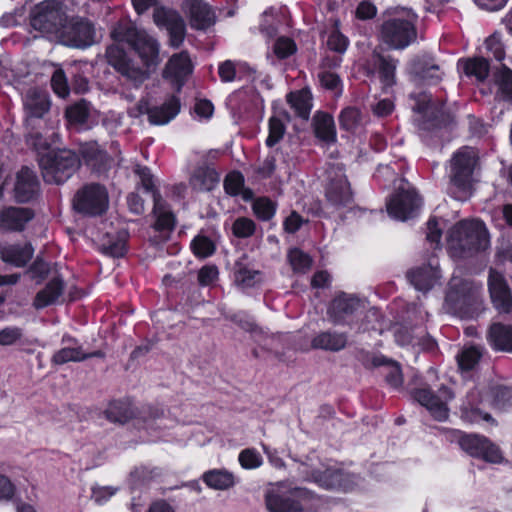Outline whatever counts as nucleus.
Listing matches in <instances>:
<instances>
[{
  "label": "nucleus",
  "mask_w": 512,
  "mask_h": 512,
  "mask_svg": "<svg viewBox=\"0 0 512 512\" xmlns=\"http://www.w3.org/2000/svg\"><path fill=\"white\" fill-rule=\"evenodd\" d=\"M111 38L115 42L108 46L106 58L123 76L134 81H141L146 78L145 72L132 67L122 47L127 44L140 57L147 67L156 65L159 59V44L145 30L138 29L130 21L118 22L111 31Z\"/></svg>",
  "instance_id": "1"
},
{
  "label": "nucleus",
  "mask_w": 512,
  "mask_h": 512,
  "mask_svg": "<svg viewBox=\"0 0 512 512\" xmlns=\"http://www.w3.org/2000/svg\"><path fill=\"white\" fill-rule=\"evenodd\" d=\"M416 14L405 7H389L382 14L379 30L380 40L389 48L402 50L417 37Z\"/></svg>",
  "instance_id": "2"
},
{
  "label": "nucleus",
  "mask_w": 512,
  "mask_h": 512,
  "mask_svg": "<svg viewBox=\"0 0 512 512\" xmlns=\"http://www.w3.org/2000/svg\"><path fill=\"white\" fill-rule=\"evenodd\" d=\"M264 502L269 512H308L315 508L317 499L306 488L280 482L265 489Z\"/></svg>",
  "instance_id": "3"
},
{
  "label": "nucleus",
  "mask_w": 512,
  "mask_h": 512,
  "mask_svg": "<svg viewBox=\"0 0 512 512\" xmlns=\"http://www.w3.org/2000/svg\"><path fill=\"white\" fill-rule=\"evenodd\" d=\"M488 232L481 221L462 220L447 235V245L453 257L463 258L487 248Z\"/></svg>",
  "instance_id": "4"
},
{
  "label": "nucleus",
  "mask_w": 512,
  "mask_h": 512,
  "mask_svg": "<svg viewBox=\"0 0 512 512\" xmlns=\"http://www.w3.org/2000/svg\"><path fill=\"white\" fill-rule=\"evenodd\" d=\"M479 153L469 146L460 148L452 157L450 164V195L460 201L468 199L472 194L473 173L478 165Z\"/></svg>",
  "instance_id": "5"
},
{
  "label": "nucleus",
  "mask_w": 512,
  "mask_h": 512,
  "mask_svg": "<svg viewBox=\"0 0 512 512\" xmlns=\"http://www.w3.org/2000/svg\"><path fill=\"white\" fill-rule=\"evenodd\" d=\"M42 177L50 184H62L80 167L79 156L69 149L52 150L38 159Z\"/></svg>",
  "instance_id": "6"
},
{
  "label": "nucleus",
  "mask_w": 512,
  "mask_h": 512,
  "mask_svg": "<svg viewBox=\"0 0 512 512\" xmlns=\"http://www.w3.org/2000/svg\"><path fill=\"white\" fill-rule=\"evenodd\" d=\"M66 13L56 0H44L35 5L29 14L30 26L42 35L57 39Z\"/></svg>",
  "instance_id": "7"
},
{
  "label": "nucleus",
  "mask_w": 512,
  "mask_h": 512,
  "mask_svg": "<svg viewBox=\"0 0 512 512\" xmlns=\"http://www.w3.org/2000/svg\"><path fill=\"white\" fill-rule=\"evenodd\" d=\"M108 207V191L104 185L99 183L84 185L73 198V208L85 216H101Z\"/></svg>",
  "instance_id": "8"
},
{
  "label": "nucleus",
  "mask_w": 512,
  "mask_h": 512,
  "mask_svg": "<svg viewBox=\"0 0 512 512\" xmlns=\"http://www.w3.org/2000/svg\"><path fill=\"white\" fill-rule=\"evenodd\" d=\"M57 39L67 47L85 49L96 42L95 27L81 17L66 18Z\"/></svg>",
  "instance_id": "9"
},
{
  "label": "nucleus",
  "mask_w": 512,
  "mask_h": 512,
  "mask_svg": "<svg viewBox=\"0 0 512 512\" xmlns=\"http://www.w3.org/2000/svg\"><path fill=\"white\" fill-rule=\"evenodd\" d=\"M412 397L437 421H445L449 416L448 402L455 397L454 392L447 386L442 385L437 394L429 387L424 386L412 391Z\"/></svg>",
  "instance_id": "10"
},
{
  "label": "nucleus",
  "mask_w": 512,
  "mask_h": 512,
  "mask_svg": "<svg viewBox=\"0 0 512 512\" xmlns=\"http://www.w3.org/2000/svg\"><path fill=\"white\" fill-rule=\"evenodd\" d=\"M325 199L336 210L350 208L353 204L350 183L339 166L329 171L328 182L325 186Z\"/></svg>",
  "instance_id": "11"
},
{
  "label": "nucleus",
  "mask_w": 512,
  "mask_h": 512,
  "mask_svg": "<svg viewBox=\"0 0 512 512\" xmlns=\"http://www.w3.org/2000/svg\"><path fill=\"white\" fill-rule=\"evenodd\" d=\"M153 19L157 27L167 31L170 46L180 47L186 36V24L182 16L173 9L157 7L153 13Z\"/></svg>",
  "instance_id": "12"
},
{
  "label": "nucleus",
  "mask_w": 512,
  "mask_h": 512,
  "mask_svg": "<svg viewBox=\"0 0 512 512\" xmlns=\"http://www.w3.org/2000/svg\"><path fill=\"white\" fill-rule=\"evenodd\" d=\"M405 185L401 184L398 187V191L387 203L388 214L392 218L401 221L414 217L421 204V200L415 190L406 188Z\"/></svg>",
  "instance_id": "13"
},
{
  "label": "nucleus",
  "mask_w": 512,
  "mask_h": 512,
  "mask_svg": "<svg viewBox=\"0 0 512 512\" xmlns=\"http://www.w3.org/2000/svg\"><path fill=\"white\" fill-rule=\"evenodd\" d=\"M459 445L472 457L481 458L491 463H500L503 460L499 448L483 436L463 435L459 438Z\"/></svg>",
  "instance_id": "14"
},
{
  "label": "nucleus",
  "mask_w": 512,
  "mask_h": 512,
  "mask_svg": "<svg viewBox=\"0 0 512 512\" xmlns=\"http://www.w3.org/2000/svg\"><path fill=\"white\" fill-rule=\"evenodd\" d=\"M488 288L491 300L495 308L502 314H510L512 320V293L504 276L490 269L488 277Z\"/></svg>",
  "instance_id": "15"
},
{
  "label": "nucleus",
  "mask_w": 512,
  "mask_h": 512,
  "mask_svg": "<svg viewBox=\"0 0 512 512\" xmlns=\"http://www.w3.org/2000/svg\"><path fill=\"white\" fill-rule=\"evenodd\" d=\"M476 287L466 280L454 279L446 294V303L449 304L455 312H462L469 307L475 300Z\"/></svg>",
  "instance_id": "16"
},
{
  "label": "nucleus",
  "mask_w": 512,
  "mask_h": 512,
  "mask_svg": "<svg viewBox=\"0 0 512 512\" xmlns=\"http://www.w3.org/2000/svg\"><path fill=\"white\" fill-rule=\"evenodd\" d=\"M360 308L363 303L358 297L341 292L332 300L327 313L333 324H341Z\"/></svg>",
  "instance_id": "17"
},
{
  "label": "nucleus",
  "mask_w": 512,
  "mask_h": 512,
  "mask_svg": "<svg viewBox=\"0 0 512 512\" xmlns=\"http://www.w3.org/2000/svg\"><path fill=\"white\" fill-rule=\"evenodd\" d=\"M411 107L415 114L424 122L437 121L439 124L444 121L445 112L443 107H438L433 101L432 96L427 92L412 93Z\"/></svg>",
  "instance_id": "18"
},
{
  "label": "nucleus",
  "mask_w": 512,
  "mask_h": 512,
  "mask_svg": "<svg viewBox=\"0 0 512 512\" xmlns=\"http://www.w3.org/2000/svg\"><path fill=\"white\" fill-rule=\"evenodd\" d=\"M313 478L321 487L349 491L357 484L353 475L339 469L328 468L324 471H315Z\"/></svg>",
  "instance_id": "19"
},
{
  "label": "nucleus",
  "mask_w": 512,
  "mask_h": 512,
  "mask_svg": "<svg viewBox=\"0 0 512 512\" xmlns=\"http://www.w3.org/2000/svg\"><path fill=\"white\" fill-rule=\"evenodd\" d=\"M182 8L189 16L190 25L197 30H205L215 23L212 9L201 0H186Z\"/></svg>",
  "instance_id": "20"
},
{
  "label": "nucleus",
  "mask_w": 512,
  "mask_h": 512,
  "mask_svg": "<svg viewBox=\"0 0 512 512\" xmlns=\"http://www.w3.org/2000/svg\"><path fill=\"white\" fill-rule=\"evenodd\" d=\"M192 70L193 65L188 53L182 51L170 58L164 70V76L170 78L177 90H180Z\"/></svg>",
  "instance_id": "21"
},
{
  "label": "nucleus",
  "mask_w": 512,
  "mask_h": 512,
  "mask_svg": "<svg viewBox=\"0 0 512 512\" xmlns=\"http://www.w3.org/2000/svg\"><path fill=\"white\" fill-rule=\"evenodd\" d=\"M80 153L85 164L97 176L106 175L111 168L112 159L94 142L82 145Z\"/></svg>",
  "instance_id": "22"
},
{
  "label": "nucleus",
  "mask_w": 512,
  "mask_h": 512,
  "mask_svg": "<svg viewBox=\"0 0 512 512\" xmlns=\"http://www.w3.org/2000/svg\"><path fill=\"white\" fill-rule=\"evenodd\" d=\"M410 283L419 291L430 290L440 279L438 263L431 261L407 273Z\"/></svg>",
  "instance_id": "23"
},
{
  "label": "nucleus",
  "mask_w": 512,
  "mask_h": 512,
  "mask_svg": "<svg viewBox=\"0 0 512 512\" xmlns=\"http://www.w3.org/2000/svg\"><path fill=\"white\" fill-rule=\"evenodd\" d=\"M39 182L34 172L28 167H22L17 173L14 187L15 199L19 203L32 200L38 193Z\"/></svg>",
  "instance_id": "24"
},
{
  "label": "nucleus",
  "mask_w": 512,
  "mask_h": 512,
  "mask_svg": "<svg viewBox=\"0 0 512 512\" xmlns=\"http://www.w3.org/2000/svg\"><path fill=\"white\" fill-rule=\"evenodd\" d=\"M34 213L29 208L8 207L0 213V229L8 231H22L25 225L32 220Z\"/></svg>",
  "instance_id": "25"
},
{
  "label": "nucleus",
  "mask_w": 512,
  "mask_h": 512,
  "mask_svg": "<svg viewBox=\"0 0 512 512\" xmlns=\"http://www.w3.org/2000/svg\"><path fill=\"white\" fill-rule=\"evenodd\" d=\"M34 248L30 243L3 244L0 243V258L5 263L16 267H24L33 257Z\"/></svg>",
  "instance_id": "26"
},
{
  "label": "nucleus",
  "mask_w": 512,
  "mask_h": 512,
  "mask_svg": "<svg viewBox=\"0 0 512 512\" xmlns=\"http://www.w3.org/2000/svg\"><path fill=\"white\" fill-rule=\"evenodd\" d=\"M50 105L49 95L46 92L30 89L24 99L27 120L42 118L49 111Z\"/></svg>",
  "instance_id": "27"
},
{
  "label": "nucleus",
  "mask_w": 512,
  "mask_h": 512,
  "mask_svg": "<svg viewBox=\"0 0 512 512\" xmlns=\"http://www.w3.org/2000/svg\"><path fill=\"white\" fill-rule=\"evenodd\" d=\"M398 60L376 54L373 57V67L378 74L382 90L387 92L396 84V69Z\"/></svg>",
  "instance_id": "28"
},
{
  "label": "nucleus",
  "mask_w": 512,
  "mask_h": 512,
  "mask_svg": "<svg viewBox=\"0 0 512 512\" xmlns=\"http://www.w3.org/2000/svg\"><path fill=\"white\" fill-rule=\"evenodd\" d=\"M482 403L481 393L477 388L470 390L461 405L462 418L469 422H477L479 420L493 421L488 413H484L479 408Z\"/></svg>",
  "instance_id": "29"
},
{
  "label": "nucleus",
  "mask_w": 512,
  "mask_h": 512,
  "mask_svg": "<svg viewBox=\"0 0 512 512\" xmlns=\"http://www.w3.org/2000/svg\"><path fill=\"white\" fill-rule=\"evenodd\" d=\"M255 71L245 62L226 60L219 64L218 74L222 82L228 83L234 80H253Z\"/></svg>",
  "instance_id": "30"
},
{
  "label": "nucleus",
  "mask_w": 512,
  "mask_h": 512,
  "mask_svg": "<svg viewBox=\"0 0 512 512\" xmlns=\"http://www.w3.org/2000/svg\"><path fill=\"white\" fill-rule=\"evenodd\" d=\"M219 180V174L215 169L209 166H199L193 171L189 185L196 192H209L218 185Z\"/></svg>",
  "instance_id": "31"
},
{
  "label": "nucleus",
  "mask_w": 512,
  "mask_h": 512,
  "mask_svg": "<svg viewBox=\"0 0 512 512\" xmlns=\"http://www.w3.org/2000/svg\"><path fill=\"white\" fill-rule=\"evenodd\" d=\"M180 111V103L176 97L169 98L162 105L154 106L152 108L146 107V112L150 124L152 125H166L176 117Z\"/></svg>",
  "instance_id": "32"
},
{
  "label": "nucleus",
  "mask_w": 512,
  "mask_h": 512,
  "mask_svg": "<svg viewBox=\"0 0 512 512\" xmlns=\"http://www.w3.org/2000/svg\"><path fill=\"white\" fill-rule=\"evenodd\" d=\"M260 272L254 269L249 257L243 254L234 265L235 283L242 288L253 287L260 281Z\"/></svg>",
  "instance_id": "33"
},
{
  "label": "nucleus",
  "mask_w": 512,
  "mask_h": 512,
  "mask_svg": "<svg viewBox=\"0 0 512 512\" xmlns=\"http://www.w3.org/2000/svg\"><path fill=\"white\" fill-rule=\"evenodd\" d=\"M153 214L156 217V221L153 225L156 231L169 233L173 230L175 225L174 215L169 210L160 192H154Z\"/></svg>",
  "instance_id": "34"
},
{
  "label": "nucleus",
  "mask_w": 512,
  "mask_h": 512,
  "mask_svg": "<svg viewBox=\"0 0 512 512\" xmlns=\"http://www.w3.org/2000/svg\"><path fill=\"white\" fill-rule=\"evenodd\" d=\"M347 345V334L336 331H324L317 334L311 341V346L315 349L338 352Z\"/></svg>",
  "instance_id": "35"
},
{
  "label": "nucleus",
  "mask_w": 512,
  "mask_h": 512,
  "mask_svg": "<svg viewBox=\"0 0 512 512\" xmlns=\"http://www.w3.org/2000/svg\"><path fill=\"white\" fill-rule=\"evenodd\" d=\"M457 68L467 77L474 78L477 82H483L489 74L490 65L487 59L474 57L459 59Z\"/></svg>",
  "instance_id": "36"
},
{
  "label": "nucleus",
  "mask_w": 512,
  "mask_h": 512,
  "mask_svg": "<svg viewBox=\"0 0 512 512\" xmlns=\"http://www.w3.org/2000/svg\"><path fill=\"white\" fill-rule=\"evenodd\" d=\"M64 291V282L60 277L52 278L47 285L40 290L33 302V306L36 309L45 308L51 304H54Z\"/></svg>",
  "instance_id": "37"
},
{
  "label": "nucleus",
  "mask_w": 512,
  "mask_h": 512,
  "mask_svg": "<svg viewBox=\"0 0 512 512\" xmlns=\"http://www.w3.org/2000/svg\"><path fill=\"white\" fill-rule=\"evenodd\" d=\"M374 367H383V376L388 385L393 388H399L403 384V374L400 364L396 361L378 355L372 357Z\"/></svg>",
  "instance_id": "38"
},
{
  "label": "nucleus",
  "mask_w": 512,
  "mask_h": 512,
  "mask_svg": "<svg viewBox=\"0 0 512 512\" xmlns=\"http://www.w3.org/2000/svg\"><path fill=\"white\" fill-rule=\"evenodd\" d=\"M487 338L495 349L512 352V327L510 325L502 323L492 324Z\"/></svg>",
  "instance_id": "39"
},
{
  "label": "nucleus",
  "mask_w": 512,
  "mask_h": 512,
  "mask_svg": "<svg viewBox=\"0 0 512 512\" xmlns=\"http://www.w3.org/2000/svg\"><path fill=\"white\" fill-rule=\"evenodd\" d=\"M287 101L296 114L307 120L312 108V94L308 89H301L287 95Z\"/></svg>",
  "instance_id": "40"
},
{
  "label": "nucleus",
  "mask_w": 512,
  "mask_h": 512,
  "mask_svg": "<svg viewBox=\"0 0 512 512\" xmlns=\"http://www.w3.org/2000/svg\"><path fill=\"white\" fill-rule=\"evenodd\" d=\"M104 415L110 422L124 424L135 416V411L129 402L118 400L109 403Z\"/></svg>",
  "instance_id": "41"
},
{
  "label": "nucleus",
  "mask_w": 512,
  "mask_h": 512,
  "mask_svg": "<svg viewBox=\"0 0 512 512\" xmlns=\"http://www.w3.org/2000/svg\"><path fill=\"white\" fill-rule=\"evenodd\" d=\"M206 485L215 490H227L234 486V475L224 469H213L202 476Z\"/></svg>",
  "instance_id": "42"
},
{
  "label": "nucleus",
  "mask_w": 512,
  "mask_h": 512,
  "mask_svg": "<svg viewBox=\"0 0 512 512\" xmlns=\"http://www.w3.org/2000/svg\"><path fill=\"white\" fill-rule=\"evenodd\" d=\"M488 397L490 404L496 409H505L512 404V386L492 384L489 387Z\"/></svg>",
  "instance_id": "43"
},
{
  "label": "nucleus",
  "mask_w": 512,
  "mask_h": 512,
  "mask_svg": "<svg viewBox=\"0 0 512 512\" xmlns=\"http://www.w3.org/2000/svg\"><path fill=\"white\" fill-rule=\"evenodd\" d=\"M91 105L86 100H80L66 108L65 117L72 125L84 124L91 114Z\"/></svg>",
  "instance_id": "44"
},
{
  "label": "nucleus",
  "mask_w": 512,
  "mask_h": 512,
  "mask_svg": "<svg viewBox=\"0 0 512 512\" xmlns=\"http://www.w3.org/2000/svg\"><path fill=\"white\" fill-rule=\"evenodd\" d=\"M498 87L497 96L512 103V70L503 67L495 75Z\"/></svg>",
  "instance_id": "45"
},
{
  "label": "nucleus",
  "mask_w": 512,
  "mask_h": 512,
  "mask_svg": "<svg viewBox=\"0 0 512 512\" xmlns=\"http://www.w3.org/2000/svg\"><path fill=\"white\" fill-rule=\"evenodd\" d=\"M252 209L258 219L269 221L276 213L277 203L268 197H259L253 201Z\"/></svg>",
  "instance_id": "46"
},
{
  "label": "nucleus",
  "mask_w": 512,
  "mask_h": 512,
  "mask_svg": "<svg viewBox=\"0 0 512 512\" xmlns=\"http://www.w3.org/2000/svg\"><path fill=\"white\" fill-rule=\"evenodd\" d=\"M84 351L79 347H64L56 351L51 359V362L55 365H63L70 361L80 362L84 361Z\"/></svg>",
  "instance_id": "47"
},
{
  "label": "nucleus",
  "mask_w": 512,
  "mask_h": 512,
  "mask_svg": "<svg viewBox=\"0 0 512 512\" xmlns=\"http://www.w3.org/2000/svg\"><path fill=\"white\" fill-rule=\"evenodd\" d=\"M326 45L329 50L343 54L349 45L348 38L343 35L338 28V22L327 33Z\"/></svg>",
  "instance_id": "48"
},
{
  "label": "nucleus",
  "mask_w": 512,
  "mask_h": 512,
  "mask_svg": "<svg viewBox=\"0 0 512 512\" xmlns=\"http://www.w3.org/2000/svg\"><path fill=\"white\" fill-rule=\"evenodd\" d=\"M292 125V117L282 103L275 102L272 106V115L269 119V128H286ZM295 127L296 125L293 124Z\"/></svg>",
  "instance_id": "49"
},
{
  "label": "nucleus",
  "mask_w": 512,
  "mask_h": 512,
  "mask_svg": "<svg viewBox=\"0 0 512 512\" xmlns=\"http://www.w3.org/2000/svg\"><path fill=\"white\" fill-rule=\"evenodd\" d=\"M288 259L293 270L297 273H306L312 265L310 256L298 248L289 251Z\"/></svg>",
  "instance_id": "50"
},
{
  "label": "nucleus",
  "mask_w": 512,
  "mask_h": 512,
  "mask_svg": "<svg viewBox=\"0 0 512 512\" xmlns=\"http://www.w3.org/2000/svg\"><path fill=\"white\" fill-rule=\"evenodd\" d=\"M100 250L111 257H122L126 252V239L124 235H118L115 239H108L104 241Z\"/></svg>",
  "instance_id": "51"
},
{
  "label": "nucleus",
  "mask_w": 512,
  "mask_h": 512,
  "mask_svg": "<svg viewBox=\"0 0 512 512\" xmlns=\"http://www.w3.org/2000/svg\"><path fill=\"white\" fill-rule=\"evenodd\" d=\"M256 230L255 222L247 217H239L232 224V233L238 238L251 237Z\"/></svg>",
  "instance_id": "52"
},
{
  "label": "nucleus",
  "mask_w": 512,
  "mask_h": 512,
  "mask_svg": "<svg viewBox=\"0 0 512 512\" xmlns=\"http://www.w3.org/2000/svg\"><path fill=\"white\" fill-rule=\"evenodd\" d=\"M194 254L199 258H206L215 251L214 243L206 236L198 235L191 242Z\"/></svg>",
  "instance_id": "53"
},
{
  "label": "nucleus",
  "mask_w": 512,
  "mask_h": 512,
  "mask_svg": "<svg viewBox=\"0 0 512 512\" xmlns=\"http://www.w3.org/2000/svg\"><path fill=\"white\" fill-rule=\"evenodd\" d=\"M482 352L478 347H470L465 349L458 356V363L461 369L471 370L481 358Z\"/></svg>",
  "instance_id": "54"
},
{
  "label": "nucleus",
  "mask_w": 512,
  "mask_h": 512,
  "mask_svg": "<svg viewBox=\"0 0 512 512\" xmlns=\"http://www.w3.org/2000/svg\"><path fill=\"white\" fill-rule=\"evenodd\" d=\"M484 49L487 54L493 56L497 61H502L505 57L504 45L498 34H492L485 40Z\"/></svg>",
  "instance_id": "55"
},
{
  "label": "nucleus",
  "mask_w": 512,
  "mask_h": 512,
  "mask_svg": "<svg viewBox=\"0 0 512 512\" xmlns=\"http://www.w3.org/2000/svg\"><path fill=\"white\" fill-rule=\"evenodd\" d=\"M341 128H355L362 125L361 113L359 109L355 107H348L342 110L340 116Z\"/></svg>",
  "instance_id": "56"
},
{
  "label": "nucleus",
  "mask_w": 512,
  "mask_h": 512,
  "mask_svg": "<svg viewBox=\"0 0 512 512\" xmlns=\"http://www.w3.org/2000/svg\"><path fill=\"white\" fill-rule=\"evenodd\" d=\"M262 457L255 449L247 448L240 452L239 463L245 469H255L262 465Z\"/></svg>",
  "instance_id": "57"
},
{
  "label": "nucleus",
  "mask_w": 512,
  "mask_h": 512,
  "mask_svg": "<svg viewBox=\"0 0 512 512\" xmlns=\"http://www.w3.org/2000/svg\"><path fill=\"white\" fill-rule=\"evenodd\" d=\"M57 134L43 135L34 131L28 134L27 141L35 149H48L52 144L56 143Z\"/></svg>",
  "instance_id": "58"
},
{
  "label": "nucleus",
  "mask_w": 512,
  "mask_h": 512,
  "mask_svg": "<svg viewBox=\"0 0 512 512\" xmlns=\"http://www.w3.org/2000/svg\"><path fill=\"white\" fill-rule=\"evenodd\" d=\"M273 50L278 58L284 59L295 53L296 45L292 39L280 37L274 43Z\"/></svg>",
  "instance_id": "59"
},
{
  "label": "nucleus",
  "mask_w": 512,
  "mask_h": 512,
  "mask_svg": "<svg viewBox=\"0 0 512 512\" xmlns=\"http://www.w3.org/2000/svg\"><path fill=\"white\" fill-rule=\"evenodd\" d=\"M243 185L244 177L240 172H231L225 177L224 189L230 195H238Z\"/></svg>",
  "instance_id": "60"
},
{
  "label": "nucleus",
  "mask_w": 512,
  "mask_h": 512,
  "mask_svg": "<svg viewBox=\"0 0 512 512\" xmlns=\"http://www.w3.org/2000/svg\"><path fill=\"white\" fill-rule=\"evenodd\" d=\"M23 336V330L16 326L5 327L0 330V346H9L17 343Z\"/></svg>",
  "instance_id": "61"
},
{
  "label": "nucleus",
  "mask_w": 512,
  "mask_h": 512,
  "mask_svg": "<svg viewBox=\"0 0 512 512\" xmlns=\"http://www.w3.org/2000/svg\"><path fill=\"white\" fill-rule=\"evenodd\" d=\"M51 86L54 92L61 98H65L69 94L67 79L62 70H56L51 78Z\"/></svg>",
  "instance_id": "62"
},
{
  "label": "nucleus",
  "mask_w": 512,
  "mask_h": 512,
  "mask_svg": "<svg viewBox=\"0 0 512 512\" xmlns=\"http://www.w3.org/2000/svg\"><path fill=\"white\" fill-rule=\"evenodd\" d=\"M276 170V158L268 155L263 162L254 169L258 179L270 178Z\"/></svg>",
  "instance_id": "63"
},
{
  "label": "nucleus",
  "mask_w": 512,
  "mask_h": 512,
  "mask_svg": "<svg viewBox=\"0 0 512 512\" xmlns=\"http://www.w3.org/2000/svg\"><path fill=\"white\" fill-rule=\"evenodd\" d=\"M214 106L211 101L207 99H199L194 105V114L200 120H208L212 117Z\"/></svg>",
  "instance_id": "64"
}]
</instances>
